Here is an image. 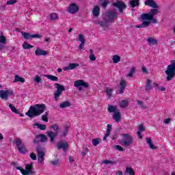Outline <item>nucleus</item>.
<instances>
[{
	"instance_id": "9",
	"label": "nucleus",
	"mask_w": 175,
	"mask_h": 175,
	"mask_svg": "<svg viewBox=\"0 0 175 175\" xmlns=\"http://www.w3.org/2000/svg\"><path fill=\"white\" fill-rule=\"evenodd\" d=\"M36 150L37 151L38 154V163H42L43 161H44V157L46 155V152L43 151L44 150V148L42 147L40 145H38L36 148Z\"/></svg>"
},
{
	"instance_id": "27",
	"label": "nucleus",
	"mask_w": 175,
	"mask_h": 175,
	"mask_svg": "<svg viewBox=\"0 0 175 175\" xmlns=\"http://www.w3.org/2000/svg\"><path fill=\"white\" fill-rule=\"evenodd\" d=\"M152 82L151 81V79H147L146 83V91H151L152 90Z\"/></svg>"
},
{
	"instance_id": "47",
	"label": "nucleus",
	"mask_w": 175,
	"mask_h": 175,
	"mask_svg": "<svg viewBox=\"0 0 175 175\" xmlns=\"http://www.w3.org/2000/svg\"><path fill=\"white\" fill-rule=\"evenodd\" d=\"M50 163L52 164L53 166H59V159L52 160L50 161Z\"/></svg>"
},
{
	"instance_id": "48",
	"label": "nucleus",
	"mask_w": 175,
	"mask_h": 175,
	"mask_svg": "<svg viewBox=\"0 0 175 175\" xmlns=\"http://www.w3.org/2000/svg\"><path fill=\"white\" fill-rule=\"evenodd\" d=\"M105 92L107 94V95L109 96V98H111V93L113 92V88H106L105 89Z\"/></svg>"
},
{
	"instance_id": "40",
	"label": "nucleus",
	"mask_w": 175,
	"mask_h": 175,
	"mask_svg": "<svg viewBox=\"0 0 175 175\" xmlns=\"http://www.w3.org/2000/svg\"><path fill=\"white\" fill-rule=\"evenodd\" d=\"M8 106L10 110H12V113H15V114H20V111H18V109H16V107H14L13 105L10 104Z\"/></svg>"
},
{
	"instance_id": "62",
	"label": "nucleus",
	"mask_w": 175,
	"mask_h": 175,
	"mask_svg": "<svg viewBox=\"0 0 175 175\" xmlns=\"http://www.w3.org/2000/svg\"><path fill=\"white\" fill-rule=\"evenodd\" d=\"M124 91H125V88L120 87V94H124Z\"/></svg>"
},
{
	"instance_id": "50",
	"label": "nucleus",
	"mask_w": 175,
	"mask_h": 175,
	"mask_svg": "<svg viewBox=\"0 0 175 175\" xmlns=\"http://www.w3.org/2000/svg\"><path fill=\"white\" fill-rule=\"evenodd\" d=\"M51 129H53L54 132H58L59 131V126H58V124H54L52 126H50Z\"/></svg>"
},
{
	"instance_id": "26",
	"label": "nucleus",
	"mask_w": 175,
	"mask_h": 175,
	"mask_svg": "<svg viewBox=\"0 0 175 175\" xmlns=\"http://www.w3.org/2000/svg\"><path fill=\"white\" fill-rule=\"evenodd\" d=\"M0 98L1 99H4L5 100H8L9 99L8 98V91L7 90H0Z\"/></svg>"
},
{
	"instance_id": "1",
	"label": "nucleus",
	"mask_w": 175,
	"mask_h": 175,
	"mask_svg": "<svg viewBox=\"0 0 175 175\" xmlns=\"http://www.w3.org/2000/svg\"><path fill=\"white\" fill-rule=\"evenodd\" d=\"M158 13H160L158 9H151L149 13H144L141 14L140 19L143 22L140 25H136L135 28H147L150 27L151 21L153 23V24H157L158 21H157V18L154 17L157 16Z\"/></svg>"
},
{
	"instance_id": "16",
	"label": "nucleus",
	"mask_w": 175,
	"mask_h": 175,
	"mask_svg": "<svg viewBox=\"0 0 175 175\" xmlns=\"http://www.w3.org/2000/svg\"><path fill=\"white\" fill-rule=\"evenodd\" d=\"M77 40L81 42L79 46V50L81 51L84 49V46L85 45V38H84V35L79 34Z\"/></svg>"
},
{
	"instance_id": "42",
	"label": "nucleus",
	"mask_w": 175,
	"mask_h": 175,
	"mask_svg": "<svg viewBox=\"0 0 175 175\" xmlns=\"http://www.w3.org/2000/svg\"><path fill=\"white\" fill-rule=\"evenodd\" d=\"M41 119L44 122H49V111L45 112L44 115L42 116Z\"/></svg>"
},
{
	"instance_id": "2",
	"label": "nucleus",
	"mask_w": 175,
	"mask_h": 175,
	"mask_svg": "<svg viewBox=\"0 0 175 175\" xmlns=\"http://www.w3.org/2000/svg\"><path fill=\"white\" fill-rule=\"evenodd\" d=\"M47 109L44 104H36L29 107V109L26 112V116L29 118H33V117H38L40 114H43L44 111Z\"/></svg>"
},
{
	"instance_id": "39",
	"label": "nucleus",
	"mask_w": 175,
	"mask_h": 175,
	"mask_svg": "<svg viewBox=\"0 0 175 175\" xmlns=\"http://www.w3.org/2000/svg\"><path fill=\"white\" fill-rule=\"evenodd\" d=\"M100 142H102V140L100 139V138H98V137L94 138L92 140V143L93 146H94V147H96V146H98V144H99Z\"/></svg>"
},
{
	"instance_id": "17",
	"label": "nucleus",
	"mask_w": 175,
	"mask_h": 175,
	"mask_svg": "<svg viewBox=\"0 0 175 175\" xmlns=\"http://www.w3.org/2000/svg\"><path fill=\"white\" fill-rule=\"evenodd\" d=\"M144 4L146 6H150V8H152V9H158V8H159L157 2H155L154 0H146Z\"/></svg>"
},
{
	"instance_id": "43",
	"label": "nucleus",
	"mask_w": 175,
	"mask_h": 175,
	"mask_svg": "<svg viewBox=\"0 0 175 175\" xmlns=\"http://www.w3.org/2000/svg\"><path fill=\"white\" fill-rule=\"evenodd\" d=\"M137 103L139 106H140V107L142 109H148V107L144 105V104L143 103V101L140 100H137Z\"/></svg>"
},
{
	"instance_id": "23",
	"label": "nucleus",
	"mask_w": 175,
	"mask_h": 175,
	"mask_svg": "<svg viewBox=\"0 0 175 175\" xmlns=\"http://www.w3.org/2000/svg\"><path fill=\"white\" fill-rule=\"evenodd\" d=\"M129 4L133 9L136 6H140V0H129Z\"/></svg>"
},
{
	"instance_id": "19",
	"label": "nucleus",
	"mask_w": 175,
	"mask_h": 175,
	"mask_svg": "<svg viewBox=\"0 0 175 175\" xmlns=\"http://www.w3.org/2000/svg\"><path fill=\"white\" fill-rule=\"evenodd\" d=\"M47 136H49L51 143H54L55 137L58 136V131H55L54 133L51 131H47Z\"/></svg>"
},
{
	"instance_id": "15",
	"label": "nucleus",
	"mask_w": 175,
	"mask_h": 175,
	"mask_svg": "<svg viewBox=\"0 0 175 175\" xmlns=\"http://www.w3.org/2000/svg\"><path fill=\"white\" fill-rule=\"evenodd\" d=\"M36 139H40V140L33 139V143L34 144H38L40 142L41 143H46L47 142V137H46L44 134H40L36 135Z\"/></svg>"
},
{
	"instance_id": "28",
	"label": "nucleus",
	"mask_w": 175,
	"mask_h": 175,
	"mask_svg": "<svg viewBox=\"0 0 175 175\" xmlns=\"http://www.w3.org/2000/svg\"><path fill=\"white\" fill-rule=\"evenodd\" d=\"M107 110L109 113H113V114L118 111V109H117V106L110 105H108Z\"/></svg>"
},
{
	"instance_id": "20",
	"label": "nucleus",
	"mask_w": 175,
	"mask_h": 175,
	"mask_svg": "<svg viewBox=\"0 0 175 175\" xmlns=\"http://www.w3.org/2000/svg\"><path fill=\"white\" fill-rule=\"evenodd\" d=\"M77 66H80V64L77 63H70L68 66L64 67V70H73V69H76Z\"/></svg>"
},
{
	"instance_id": "36",
	"label": "nucleus",
	"mask_w": 175,
	"mask_h": 175,
	"mask_svg": "<svg viewBox=\"0 0 175 175\" xmlns=\"http://www.w3.org/2000/svg\"><path fill=\"white\" fill-rule=\"evenodd\" d=\"M113 64H118L121 61V57L118 55H114L112 58Z\"/></svg>"
},
{
	"instance_id": "24",
	"label": "nucleus",
	"mask_w": 175,
	"mask_h": 175,
	"mask_svg": "<svg viewBox=\"0 0 175 175\" xmlns=\"http://www.w3.org/2000/svg\"><path fill=\"white\" fill-rule=\"evenodd\" d=\"M146 142L151 150H158V147L155 146L154 144H152V139H151V138H146Z\"/></svg>"
},
{
	"instance_id": "33",
	"label": "nucleus",
	"mask_w": 175,
	"mask_h": 175,
	"mask_svg": "<svg viewBox=\"0 0 175 175\" xmlns=\"http://www.w3.org/2000/svg\"><path fill=\"white\" fill-rule=\"evenodd\" d=\"M34 126H37L38 129H40V131H46V124H39L38 122H36L34 124Z\"/></svg>"
},
{
	"instance_id": "12",
	"label": "nucleus",
	"mask_w": 175,
	"mask_h": 175,
	"mask_svg": "<svg viewBox=\"0 0 175 175\" xmlns=\"http://www.w3.org/2000/svg\"><path fill=\"white\" fill-rule=\"evenodd\" d=\"M93 23L96 25H100L101 28H109V24H110L107 18H105L104 15L103 16V20H96L94 21Z\"/></svg>"
},
{
	"instance_id": "35",
	"label": "nucleus",
	"mask_w": 175,
	"mask_h": 175,
	"mask_svg": "<svg viewBox=\"0 0 175 175\" xmlns=\"http://www.w3.org/2000/svg\"><path fill=\"white\" fill-rule=\"evenodd\" d=\"M23 49H24V50H29V49H33V46L29 44L27 42H24Z\"/></svg>"
},
{
	"instance_id": "61",
	"label": "nucleus",
	"mask_w": 175,
	"mask_h": 175,
	"mask_svg": "<svg viewBox=\"0 0 175 175\" xmlns=\"http://www.w3.org/2000/svg\"><path fill=\"white\" fill-rule=\"evenodd\" d=\"M69 162H70V163H73L75 162V158L72 156H70Z\"/></svg>"
},
{
	"instance_id": "53",
	"label": "nucleus",
	"mask_w": 175,
	"mask_h": 175,
	"mask_svg": "<svg viewBox=\"0 0 175 175\" xmlns=\"http://www.w3.org/2000/svg\"><path fill=\"white\" fill-rule=\"evenodd\" d=\"M113 147L116 148V150H117L118 151H124V148H122L120 145L113 146Z\"/></svg>"
},
{
	"instance_id": "59",
	"label": "nucleus",
	"mask_w": 175,
	"mask_h": 175,
	"mask_svg": "<svg viewBox=\"0 0 175 175\" xmlns=\"http://www.w3.org/2000/svg\"><path fill=\"white\" fill-rule=\"evenodd\" d=\"M142 70L144 73H148V70H147V68H146V66H143L142 67Z\"/></svg>"
},
{
	"instance_id": "49",
	"label": "nucleus",
	"mask_w": 175,
	"mask_h": 175,
	"mask_svg": "<svg viewBox=\"0 0 175 175\" xmlns=\"http://www.w3.org/2000/svg\"><path fill=\"white\" fill-rule=\"evenodd\" d=\"M136 72V67H132L128 74L129 77H133V74Z\"/></svg>"
},
{
	"instance_id": "52",
	"label": "nucleus",
	"mask_w": 175,
	"mask_h": 175,
	"mask_svg": "<svg viewBox=\"0 0 175 175\" xmlns=\"http://www.w3.org/2000/svg\"><path fill=\"white\" fill-rule=\"evenodd\" d=\"M34 81L36 83H42V77H39V76H36L34 77Z\"/></svg>"
},
{
	"instance_id": "8",
	"label": "nucleus",
	"mask_w": 175,
	"mask_h": 175,
	"mask_svg": "<svg viewBox=\"0 0 175 175\" xmlns=\"http://www.w3.org/2000/svg\"><path fill=\"white\" fill-rule=\"evenodd\" d=\"M55 87L57 88V90L55 92L54 94V100L55 102L59 99L61 95H62V92L65 91V86L59 84V83H55Z\"/></svg>"
},
{
	"instance_id": "37",
	"label": "nucleus",
	"mask_w": 175,
	"mask_h": 175,
	"mask_svg": "<svg viewBox=\"0 0 175 175\" xmlns=\"http://www.w3.org/2000/svg\"><path fill=\"white\" fill-rule=\"evenodd\" d=\"M147 42L149 43V44H158V40L154 39V38L152 37H150L149 38H148Z\"/></svg>"
},
{
	"instance_id": "13",
	"label": "nucleus",
	"mask_w": 175,
	"mask_h": 175,
	"mask_svg": "<svg viewBox=\"0 0 175 175\" xmlns=\"http://www.w3.org/2000/svg\"><path fill=\"white\" fill-rule=\"evenodd\" d=\"M21 35L25 40H29V39H40L42 38V36L39 33L31 34L30 33L24 31H21Z\"/></svg>"
},
{
	"instance_id": "32",
	"label": "nucleus",
	"mask_w": 175,
	"mask_h": 175,
	"mask_svg": "<svg viewBox=\"0 0 175 175\" xmlns=\"http://www.w3.org/2000/svg\"><path fill=\"white\" fill-rule=\"evenodd\" d=\"M44 77L49 80H51V81H58V77L51 75H44Z\"/></svg>"
},
{
	"instance_id": "3",
	"label": "nucleus",
	"mask_w": 175,
	"mask_h": 175,
	"mask_svg": "<svg viewBox=\"0 0 175 175\" xmlns=\"http://www.w3.org/2000/svg\"><path fill=\"white\" fill-rule=\"evenodd\" d=\"M11 165H13V166L16 167L17 170H20L23 175H33V173H35L33 172V165L32 163L27 165L25 170H23L21 166H17L18 164L16 162L11 163Z\"/></svg>"
},
{
	"instance_id": "14",
	"label": "nucleus",
	"mask_w": 175,
	"mask_h": 175,
	"mask_svg": "<svg viewBox=\"0 0 175 175\" xmlns=\"http://www.w3.org/2000/svg\"><path fill=\"white\" fill-rule=\"evenodd\" d=\"M80 10V7L76 3H72L68 8V12L70 14H76Z\"/></svg>"
},
{
	"instance_id": "44",
	"label": "nucleus",
	"mask_w": 175,
	"mask_h": 175,
	"mask_svg": "<svg viewBox=\"0 0 175 175\" xmlns=\"http://www.w3.org/2000/svg\"><path fill=\"white\" fill-rule=\"evenodd\" d=\"M90 61H96V57L94 54V50L90 49V55L89 57Z\"/></svg>"
},
{
	"instance_id": "51",
	"label": "nucleus",
	"mask_w": 175,
	"mask_h": 175,
	"mask_svg": "<svg viewBox=\"0 0 175 175\" xmlns=\"http://www.w3.org/2000/svg\"><path fill=\"white\" fill-rule=\"evenodd\" d=\"M0 43H2L3 44H6V37L1 35L0 36Z\"/></svg>"
},
{
	"instance_id": "63",
	"label": "nucleus",
	"mask_w": 175,
	"mask_h": 175,
	"mask_svg": "<svg viewBox=\"0 0 175 175\" xmlns=\"http://www.w3.org/2000/svg\"><path fill=\"white\" fill-rule=\"evenodd\" d=\"M8 93V97L10 96V95H13V91L12 90H7Z\"/></svg>"
},
{
	"instance_id": "25",
	"label": "nucleus",
	"mask_w": 175,
	"mask_h": 175,
	"mask_svg": "<svg viewBox=\"0 0 175 175\" xmlns=\"http://www.w3.org/2000/svg\"><path fill=\"white\" fill-rule=\"evenodd\" d=\"M113 120L116 121V122H120L121 121V113H120V111H118L113 113Z\"/></svg>"
},
{
	"instance_id": "34",
	"label": "nucleus",
	"mask_w": 175,
	"mask_h": 175,
	"mask_svg": "<svg viewBox=\"0 0 175 175\" xmlns=\"http://www.w3.org/2000/svg\"><path fill=\"white\" fill-rule=\"evenodd\" d=\"M68 132H69V126H66L64 127V129L62 135H60V137H65L68 136Z\"/></svg>"
},
{
	"instance_id": "46",
	"label": "nucleus",
	"mask_w": 175,
	"mask_h": 175,
	"mask_svg": "<svg viewBox=\"0 0 175 175\" xmlns=\"http://www.w3.org/2000/svg\"><path fill=\"white\" fill-rule=\"evenodd\" d=\"M120 107H122V109H125V107H126V106H128V100H122L120 103Z\"/></svg>"
},
{
	"instance_id": "31",
	"label": "nucleus",
	"mask_w": 175,
	"mask_h": 175,
	"mask_svg": "<svg viewBox=\"0 0 175 175\" xmlns=\"http://www.w3.org/2000/svg\"><path fill=\"white\" fill-rule=\"evenodd\" d=\"M18 81L20 83H25V79L19 75H16L13 83H18Z\"/></svg>"
},
{
	"instance_id": "29",
	"label": "nucleus",
	"mask_w": 175,
	"mask_h": 175,
	"mask_svg": "<svg viewBox=\"0 0 175 175\" xmlns=\"http://www.w3.org/2000/svg\"><path fill=\"white\" fill-rule=\"evenodd\" d=\"M99 3L103 9H106L107 8V5L110 3V1L108 0H99Z\"/></svg>"
},
{
	"instance_id": "55",
	"label": "nucleus",
	"mask_w": 175,
	"mask_h": 175,
	"mask_svg": "<svg viewBox=\"0 0 175 175\" xmlns=\"http://www.w3.org/2000/svg\"><path fill=\"white\" fill-rule=\"evenodd\" d=\"M30 158L32 159V161H36V154L32 152L30 154Z\"/></svg>"
},
{
	"instance_id": "64",
	"label": "nucleus",
	"mask_w": 175,
	"mask_h": 175,
	"mask_svg": "<svg viewBox=\"0 0 175 175\" xmlns=\"http://www.w3.org/2000/svg\"><path fill=\"white\" fill-rule=\"evenodd\" d=\"M111 131H110V130L107 129L105 135L107 136V137L110 136V133H111Z\"/></svg>"
},
{
	"instance_id": "60",
	"label": "nucleus",
	"mask_w": 175,
	"mask_h": 175,
	"mask_svg": "<svg viewBox=\"0 0 175 175\" xmlns=\"http://www.w3.org/2000/svg\"><path fill=\"white\" fill-rule=\"evenodd\" d=\"M88 152V148H85V151L81 152V154L82 157H85V155H87Z\"/></svg>"
},
{
	"instance_id": "5",
	"label": "nucleus",
	"mask_w": 175,
	"mask_h": 175,
	"mask_svg": "<svg viewBox=\"0 0 175 175\" xmlns=\"http://www.w3.org/2000/svg\"><path fill=\"white\" fill-rule=\"evenodd\" d=\"M14 144H16V148L20 152V154H22L23 155H25L27 152H28V149H27V146L23 143V141L20 138H16Z\"/></svg>"
},
{
	"instance_id": "22",
	"label": "nucleus",
	"mask_w": 175,
	"mask_h": 175,
	"mask_svg": "<svg viewBox=\"0 0 175 175\" xmlns=\"http://www.w3.org/2000/svg\"><path fill=\"white\" fill-rule=\"evenodd\" d=\"M92 14L94 17H99V15L100 14V8L98 5L94 6L92 10Z\"/></svg>"
},
{
	"instance_id": "45",
	"label": "nucleus",
	"mask_w": 175,
	"mask_h": 175,
	"mask_svg": "<svg viewBox=\"0 0 175 175\" xmlns=\"http://www.w3.org/2000/svg\"><path fill=\"white\" fill-rule=\"evenodd\" d=\"M117 162H118V161H110V160H104L103 161V163H104L105 165H109V163L110 165H116Z\"/></svg>"
},
{
	"instance_id": "30",
	"label": "nucleus",
	"mask_w": 175,
	"mask_h": 175,
	"mask_svg": "<svg viewBox=\"0 0 175 175\" xmlns=\"http://www.w3.org/2000/svg\"><path fill=\"white\" fill-rule=\"evenodd\" d=\"M72 104L69 101H64L59 104L60 109H66V107H70Z\"/></svg>"
},
{
	"instance_id": "57",
	"label": "nucleus",
	"mask_w": 175,
	"mask_h": 175,
	"mask_svg": "<svg viewBox=\"0 0 175 175\" xmlns=\"http://www.w3.org/2000/svg\"><path fill=\"white\" fill-rule=\"evenodd\" d=\"M120 87L124 88L126 87V82L124 80H122L120 83Z\"/></svg>"
},
{
	"instance_id": "10",
	"label": "nucleus",
	"mask_w": 175,
	"mask_h": 175,
	"mask_svg": "<svg viewBox=\"0 0 175 175\" xmlns=\"http://www.w3.org/2000/svg\"><path fill=\"white\" fill-rule=\"evenodd\" d=\"M113 6L119 10V13H120V14H122V13H124V10L126 9V4L120 0H117L116 2H114L113 3Z\"/></svg>"
},
{
	"instance_id": "7",
	"label": "nucleus",
	"mask_w": 175,
	"mask_h": 175,
	"mask_svg": "<svg viewBox=\"0 0 175 175\" xmlns=\"http://www.w3.org/2000/svg\"><path fill=\"white\" fill-rule=\"evenodd\" d=\"M104 16L110 23H114V21L117 20V17H118V14L117 13V11L113 10H109L105 12Z\"/></svg>"
},
{
	"instance_id": "4",
	"label": "nucleus",
	"mask_w": 175,
	"mask_h": 175,
	"mask_svg": "<svg viewBox=\"0 0 175 175\" xmlns=\"http://www.w3.org/2000/svg\"><path fill=\"white\" fill-rule=\"evenodd\" d=\"M165 75H167V81H171L174 79L175 76V60H172L171 64L167 66L165 70Z\"/></svg>"
},
{
	"instance_id": "21",
	"label": "nucleus",
	"mask_w": 175,
	"mask_h": 175,
	"mask_svg": "<svg viewBox=\"0 0 175 175\" xmlns=\"http://www.w3.org/2000/svg\"><path fill=\"white\" fill-rule=\"evenodd\" d=\"M35 54L37 55V57H40V55L46 56L47 55V51H44L40 48H37L35 51Z\"/></svg>"
},
{
	"instance_id": "41",
	"label": "nucleus",
	"mask_w": 175,
	"mask_h": 175,
	"mask_svg": "<svg viewBox=\"0 0 175 175\" xmlns=\"http://www.w3.org/2000/svg\"><path fill=\"white\" fill-rule=\"evenodd\" d=\"M124 173H127L128 174H130V175H135V171H133L132 167H126Z\"/></svg>"
},
{
	"instance_id": "58",
	"label": "nucleus",
	"mask_w": 175,
	"mask_h": 175,
	"mask_svg": "<svg viewBox=\"0 0 175 175\" xmlns=\"http://www.w3.org/2000/svg\"><path fill=\"white\" fill-rule=\"evenodd\" d=\"M117 137H118V134L117 133V132L113 133V135H112V140H116V139H117Z\"/></svg>"
},
{
	"instance_id": "18",
	"label": "nucleus",
	"mask_w": 175,
	"mask_h": 175,
	"mask_svg": "<svg viewBox=\"0 0 175 175\" xmlns=\"http://www.w3.org/2000/svg\"><path fill=\"white\" fill-rule=\"evenodd\" d=\"M57 150H64L65 151L68 150V148L69 147V144H68L67 142H64L62 141H60L57 142Z\"/></svg>"
},
{
	"instance_id": "54",
	"label": "nucleus",
	"mask_w": 175,
	"mask_h": 175,
	"mask_svg": "<svg viewBox=\"0 0 175 175\" xmlns=\"http://www.w3.org/2000/svg\"><path fill=\"white\" fill-rule=\"evenodd\" d=\"M17 3V0H8L7 1V5H14V3Z\"/></svg>"
},
{
	"instance_id": "11",
	"label": "nucleus",
	"mask_w": 175,
	"mask_h": 175,
	"mask_svg": "<svg viewBox=\"0 0 175 175\" xmlns=\"http://www.w3.org/2000/svg\"><path fill=\"white\" fill-rule=\"evenodd\" d=\"M74 86L78 88L79 91H83V88H88V87H90V85L88 84V83L81 79H79L74 82Z\"/></svg>"
},
{
	"instance_id": "38",
	"label": "nucleus",
	"mask_w": 175,
	"mask_h": 175,
	"mask_svg": "<svg viewBox=\"0 0 175 175\" xmlns=\"http://www.w3.org/2000/svg\"><path fill=\"white\" fill-rule=\"evenodd\" d=\"M50 18L51 21H55V20H58V18H59V16H58V14L53 12L51 14Z\"/></svg>"
},
{
	"instance_id": "6",
	"label": "nucleus",
	"mask_w": 175,
	"mask_h": 175,
	"mask_svg": "<svg viewBox=\"0 0 175 175\" xmlns=\"http://www.w3.org/2000/svg\"><path fill=\"white\" fill-rule=\"evenodd\" d=\"M122 136H123V138L124 139V140H126L124 141L121 139L120 141V144L122 146H124V147H129L130 146H132V144H133V137H132L131 134L125 133L122 134Z\"/></svg>"
},
{
	"instance_id": "56",
	"label": "nucleus",
	"mask_w": 175,
	"mask_h": 175,
	"mask_svg": "<svg viewBox=\"0 0 175 175\" xmlns=\"http://www.w3.org/2000/svg\"><path fill=\"white\" fill-rule=\"evenodd\" d=\"M139 132H144V131H146V128H144V126L143 124L139 125Z\"/></svg>"
}]
</instances>
